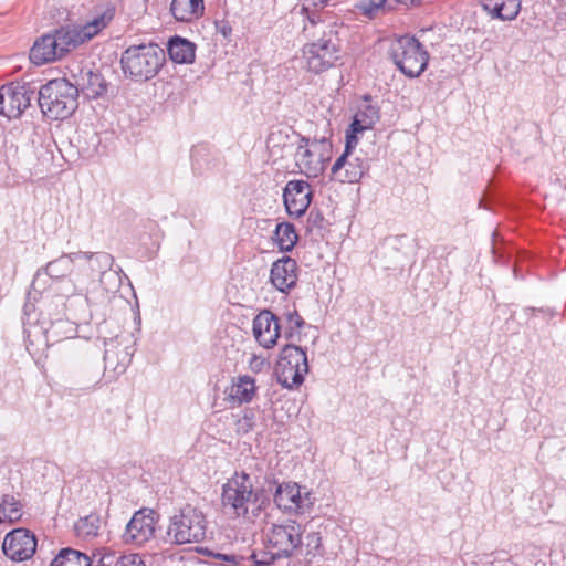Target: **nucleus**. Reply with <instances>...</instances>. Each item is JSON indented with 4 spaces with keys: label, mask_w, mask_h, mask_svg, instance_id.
Here are the masks:
<instances>
[{
    "label": "nucleus",
    "mask_w": 566,
    "mask_h": 566,
    "mask_svg": "<svg viewBox=\"0 0 566 566\" xmlns=\"http://www.w3.org/2000/svg\"><path fill=\"white\" fill-rule=\"evenodd\" d=\"M166 61L165 51L155 43L130 45L120 56V66L125 77L135 82L154 78Z\"/></svg>",
    "instance_id": "nucleus-1"
},
{
    "label": "nucleus",
    "mask_w": 566,
    "mask_h": 566,
    "mask_svg": "<svg viewBox=\"0 0 566 566\" xmlns=\"http://www.w3.org/2000/svg\"><path fill=\"white\" fill-rule=\"evenodd\" d=\"M78 87L65 78L43 85L38 93L42 113L52 120L65 119L77 108Z\"/></svg>",
    "instance_id": "nucleus-2"
},
{
    "label": "nucleus",
    "mask_w": 566,
    "mask_h": 566,
    "mask_svg": "<svg viewBox=\"0 0 566 566\" xmlns=\"http://www.w3.org/2000/svg\"><path fill=\"white\" fill-rule=\"evenodd\" d=\"M207 525L202 511L186 505L169 517L166 542L174 545L201 543L207 536Z\"/></svg>",
    "instance_id": "nucleus-3"
},
{
    "label": "nucleus",
    "mask_w": 566,
    "mask_h": 566,
    "mask_svg": "<svg viewBox=\"0 0 566 566\" xmlns=\"http://www.w3.org/2000/svg\"><path fill=\"white\" fill-rule=\"evenodd\" d=\"M327 28L322 38L305 44L302 50L305 67L314 74H321L333 67L339 59L340 43L337 24L333 23Z\"/></svg>",
    "instance_id": "nucleus-4"
},
{
    "label": "nucleus",
    "mask_w": 566,
    "mask_h": 566,
    "mask_svg": "<svg viewBox=\"0 0 566 566\" xmlns=\"http://www.w3.org/2000/svg\"><path fill=\"white\" fill-rule=\"evenodd\" d=\"M44 273L55 281V290L64 297L83 295L90 302L88 289L77 276L76 252L65 253L50 261L43 269Z\"/></svg>",
    "instance_id": "nucleus-5"
},
{
    "label": "nucleus",
    "mask_w": 566,
    "mask_h": 566,
    "mask_svg": "<svg viewBox=\"0 0 566 566\" xmlns=\"http://www.w3.org/2000/svg\"><path fill=\"white\" fill-rule=\"evenodd\" d=\"M391 57L397 67L408 77H418L427 69L429 53L415 38L403 35L391 46Z\"/></svg>",
    "instance_id": "nucleus-6"
},
{
    "label": "nucleus",
    "mask_w": 566,
    "mask_h": 566,
    "mask_svg": "<svg viewBox=\"0 0 566 566\" xmlns=\"http://www.w3.org/2000/svg\"><path fill=\"white\" fill-rule=\"evenodd\" d=\"M332 145L325 138L313 139L302 137L294 154L300 172L308 178L321 176L331 160Z\"/></svg>",
    "instance_id": "nucleus-7"
},
{
    "label": "nucleus",
    "mask_w": 566,
    "mask_h": 566,
    "mask_svg": "<svg viewBox=\"0 0 566 566\" xmlns=\"http://www.w3.org/2000/svg\"><path fill=\"white\" fill-rule=\"evenodd\" d=\"M303 527L295 521L271 524L264 530V543L271 559L291 557L302 545Z\"/></svg>",
    "instance_id": "nucleus-8"
},
{
    "label": "nucleus",
    "mask_w": 566,
    "mask_h": 566,
    "mask_svg": "<svg viewBox=\"0 0 566 566\" xmlns=\"http://www.w3.org/2000/svg\"><path fill=\"white\" fill-rule=\"evenodd\" d=\"M308 373L307 355L298 346L286 345L280 353L275 367L279 384L287 389L300 387Z\"/></svg>",
    "instance_id": "nucleus-9"
},
{
    "label": "nucleus",
    "mask_w": 566,
    "mask_h": 566,
    "mask_svg": "<svg viewBox=\"0 0 566 566\" xmlns=\"http://www.w3.org/2000/svg\"><path fill=\"white\" fill-rule=\"evenodd\" d=\"M357 144L356 136L346 135L344 153L332 166L331 172L338 182L354 184L359 181L369 169V164L364 155L356 154L353 149Z\"/></svg>",
    "instance_id": "nucleus-10"
},
{
    "label": "nucleus",
    "mask_w": 566,
    "mask_h": 566,
    "mask_svg": "<svg viewBox=\"0 0 566 566\" xmlns=\"http://www.w3.org/2000/svg\"><path fill=\"white\" fill-rule=\"evenodd\" d=\"M254 496L251 479L249 474L242 472L235 474L223 485L222 504L226 509L231 510L233 515L245 516Z\"/></svg>",
    "instance_id": "nucleus-11"
},
{
    "label": "nucleus",
    "mask_w": 566,
    "mask_h": 566,
    "mask_svg": "<svg viewBox=\"0 0 566 566\" xmlns=\"http://www.w3.org/2000/svg\"><path fill=\"white\" fill-rule=\"evenodd\" d=\"M35 88L27 83H10L0 87V114L8 118L19 117L35 98Z\"/></svg>",
    "instance_id": "nucleus-12"
},
{
    "label": "nucleus",
    "mask_w": 566,
    "mask_h": 566,
    "mask_svg": "<svg viewBox=\"0 0 566 566\" xmlns=\"http://www.w3.org/2000/svg\"><path fill=\"white\" fill-rule=\"evenodd\" d=\"M158 514L151 509H142L134 513L123 534L124 543L144 546L155 536Z\"/></svg>",
    "instance_id": "nucleus-13"
},
{
    "label": "nucleus",
    "mask_w": 566,
    "mask_h": 566,
    "mask_svg": "<svg viewBox=\"0 0 566 566\" xmlns=\"http://www.w3.org/2000/svg\"><path fill=\"white\" fill-rule=\"evenodd\" d=\"M77 255V276L80 282L90 290L91 285H96L97 279L112 269L114 258L106 252H76Z\"/></svg>",
    "instance_id": "nucleus-14"
},
{
    "label": "nucleus",
    "mask_w": 566,
    "mask_h": 566,
    "mask_svg": "<svg viewBox=\"0 0 566 566\" xmlns=\"http://www.w3.org/2000/svg\"><path fill=\"white\" fill-rule=\"evenodd\" d=\"M274 502L279 509L289 513H304L314 503L312 493L303 491L296 483L280 484L274 494Z\"/></svg>",
    "instance_id": "nucleus-15"
},
{
    "label": "nucleus",
    "mask_w": 566,
    "mask_h": 566,
    "mask_svg": "<svg viewBox=\"0 0 566 566\" xmlns=\"http://www.w3.org/2000/svg\"><path fill=\"white\" fill-rule=\"evenodd\" d=\"M2 549L10 559L22 562L35 553L36 539L28 530L15 528L6 535Z\"/></svg>",
    "instance_id": "nucleus-16"
},
{
    "label": "nucleus",
    "mask_w": 566,
    "mask_h": 566,
    "mask_svg": "<svg viewBox=\"0 0 566 566\" xmlns=\"http://www.w3.org/2000/svg\"><path fill=\"white\" fill-rule=\"evenodd\" d=\"M298 272L296 261L290 256H283L272 263L269 280L276 291L289 294L297 284Z\"/></svg>",
    "instance_id": "nucleus-17"
},
{
    "label": "nucleus",
    "mask_w": 566,
    "mask_h": 566,
    "mask_svg": "<svg viewBox=\"0 0 566 566\" xmlns=\"http://www.w3.org/2000/svg\"><path fill=\"white\" fill-rule=\"evenodd\" d=\"M283 199L290 216H303L312 200L310 184L305 180H290L284 188Z\"/></svg>",
    "instance_id": "nucleus-18"
},
{
    "label": "nucleus",
    "mask_w": 566,
    "mask_h": 566,
    "mask_svg": "<svg viewBox=\"0 0 566 566\" xmlns=\"http://www.w3.org/2000/svg\"><path fill=\"white\" fill-rule=\"evenodd\" d=\"M279 318L270 311H262L253 319V335L264 348H272L280 337Z\"/></svg>",
    "instance_id": "nucleus-19"
},
{
    "label": "nucleus",
    "mask_w": 566,
    "mask_h": 566,
    "mask_svg": "<svg viewBox=\"0 0 566 566\" xmlns=\"http://www.w3.org/2000/svg\"><path fill=\"white\" fill-rule=\"evenodd\" d=\"M64 57L53 32L40 36L31 48L30 60L35 65L52 63Z\"/></svg>",
    "instance_id": "nucleus-20"
},
{
    "label": "nucleus",
    "mask_w": 566,
    "mask_h": 566,
    "mask_svg": "<svg viewBox=\"0 0 566 566\" xmlns=\"http://www.w3.org/2000/svg\"><path fill=\"white\" fill-rule=\"evenodd\" d=\"M226 401L231 406L249 403L256 395L254 378L248 375L234 377L231 385L226 389Z\"/></svg>",
    "instance_id": "nucleus-21"
},
{
    "label": "nucleus",
    "mask_w": 566,
    "mask_h": 566,
    "mask_svg": "<svg viewBox=\"0 0 566 566\" xmlns=\"http://www.w3.org/2000/svg\"><path fill=\"white\" fill-rule=\"evenodd\" d=\"M203 0H172L170 11L176 20L190 22L203 14Z\"/></svg>",
    "instance_id": "nucleus-22"
},
{
    "label": "nucleus",
    "mask_w": 566,
    "mask_h": 566,
    "mask_svg": "<svg viewBox=\"0 0 566 566\" xmlns=\"http://www.w3.org/2000/svg\"><path fill=\"white\" fill-rule=\"evenodd\" d=\"M482 7L492 18L513 20L520 12V0H482Z\"/></svg>",
    "instance_id": "nucleus-23"
},
{
    "label": "nucleus",
    "mask_w": 566,
    "mask_h": 566,
    "mask_svg": "<svg viewBox=\"0 0 566 566\" xmlns=\"http://www.w3.org/2000/svg\"><path fill=\"white\" fill-rule=\"evenodd\" d=\"M168 54L175 63L191 64L196 57V45L187 39L175 36L169 41Z\"/></svg>",
    "instance_id": "nucleus-24"
},
{
    "label": "nucleus",
    "mask_w": 566,
    "mask_h": 566,
    "mask_svg": "<svg viewBox=\"0 0 566 566\" xmlns=\"http://www.w3.org/2000/svg\"><path fill=\"white\" fill-rule=\"evenodd\" d=\"M23 505L13 494H0V524L12 525L21 520Z\"/></svg>",
    "instance_id": "nucleus-25"
},
{
    "label": "nucleus",
    "mask_w": 566,
    "mask_h": 566,
    "mask_svg": "<svg viewBox=\"0 0 566 566\" xmlns=\"http://www.w3.org/2000/svg\"><path fill=\"white\" fill-rule=\"evenodd\" d=\"M53 34L64 56L83 44L75 25L61 27L55 29Z\"/></svg>",
    "instance_id": "nucleus-26"
},
{
    "label": "nucleus",
    "mask_w": 566,
    "mask_h": 566,
    "mask_svg": "<svg viewBox=\"0 0 566 566\" xmlns=\"http://www.w3.org/2000/svg\"><path fill=\"white\" fill-rule=\"evenodd\" d=\"M274 237L279 249L285 252L291 251L298 240L294 226L289 222L279 223Z\"/></svg>",
    "instance_id": "nucleus-27"
},
{
    "label": "nucleus",
    "mask_w": 566,
    "mask_h": 566,
    "mask_svg": "<svg viewBox=\"0 0 566 566\" xmlns=\"http://www.w3.org/2000/svg\"><path fill=\"white\" fill-rule=\"evenodd\" d=\"M51 566H91V559L78 551L64 548L52 560Z\"/></svg>",
    "instance_id": "nucleus-28"
},
{
    "label": "nucleus",
    "mask_w": 566,
    "mask_h": 566,
    "mask_svg": "<svg viewBox=\"0 0 566 566\" xmlns=\"http://www.w3.org/2000/svg\"><path fill=\"white\" fill-rule=\"evenodd\" d=\"M80 86L82 93L88 98H96L106 91L102 76L97 73H93L92 71H88L85 74V77H82Z\"/></svg>",
    "instance_id": "nucleus-29"
},
{
    "label": "nucleus",
    "mask_w": 566,
    "mask_h": 566,
    "mask_svg": "<svg viewBox=\"0 0 566 566\" xmlns=\"http://www.w3.org/2000/svg\"><path fill=\"white\" fill-rule=\"evenodd\" d=\"M108 23V19L102 14L96 18H94L92 21H88L84 25H75L76 31L80 34V39L82 43L88 42L92 40L95 35H97L103 29L106 28Z\"/></svg>",
    "instance_id": "nucleus-30"
},
{
    "label": "nucleus",
    "mask_w": 566,
    "mask_h": 566,
    "mask_svg": "<svg viewBox=\"0 0 566 566\" xmlns=\"http://www.w3.org/2000/svg\"><path fill=\"white\" fill-rule=\"evenodd\" d=\"M101 527V518L96 514H90L80 518L75 524L76 534L83 538H92L98 534Z\"/></svg>",
    "instance_id": "nucleus-31"
},
{
    "label": "nucleus",
    "mask_w": 566,
    "mask_h": 566,
    "mask_svg": "<svg viewBox=\"0 0 566 566\" xmlns=\"http://www.w3.org/2000/svg\"><path fill=\"white\" fill-rule=\"evenodd\" d=\"M256 415H258L256 409H253V408L243 409L240 416H235L237 417V419L234 421L235 431L239 434H245V433L252 431L255 427Z\"/></svg>",
    "instance_id": "nucleus-32"
},
{
    "label": "nucleus",
    "mask_w": 566,
    "mask_h": 566,
    "mask_svg": "<svg viewBox=\"0 0 566 566\" xmlns=\"http://www.w3.org/2000/svg\"><path fill=\"white\" fill-rule=\"evenodd\" d=\"M329 0H304L302 10L306 13L308 21L312 24H316L319 21V15L316 12L325 8Z\"/></svg>",
    "instance_id": "nucleus-33"
},
{
    "label": "nucleus",
    "mask_w": 566,
    "mask_h": 566,
    "mask_svg": "<svg viewBox=\"0 0 566 566\" xmlns=\"http://www.w3.org/2000/svg\"><path fill=\"white\" fill-rule=\"evenodd\" d=\"M289 139V135L282 130H272L266 139V147L271 153H275V148H280L281 146H285Z\"/></svg>",
    "instance_id": "nucleus-34"
},
{
    "label": "nucleus",
    "mask_w": 566,
    "mask_h": 566,
    "mask_svg": "<svg viewBox=\"0 0 566 566\" xmlns=\"http://www.w3.org/2000/svg\"><path fill=\"white\" fill-rule=\"evenodd\" d=\"M356 115H363L360 119L365 125H368L369 128L379 119V112L375 106L367 105L365 109H360Z\"/></svg>",
    "instance_id": "nucleus-35"
},
{
    "label": "nucleus",
    "mask_w": 566,
    "mask_h": 566,
    "mask_svg": "<svg viewBox=\"0 0 566 566\" xmlns=\"http://www.w3.org/2000/svg\"><path fill=\"white\" fill-rule=\"evenodd\" d=\"M114 566H146L139 554H127L118 556Z\"/></svg>",
    "instance_id": "nucleus-36"
},
{
    "label": "nucleus",
    "mask_w": 566,
    "mask_h": 566,
    "mask_svg": "<svg viewBox=\"0 0 566 566\" xmlns=\"http://www.w3.org/2000/svg\"><path fill=\"white\" fill-rule=\"evenodd\" d=\"M268 365L266 359L258 355H252L248 363L249 369L255 374L261 373Z\"/></svg>",
    "instance_id": "nucleus-37"
},
{
    "label": "nucleus",
    "mask_w": 566,
    "mask_h": 566,
    "mask_svg": "<svg viewBox=\"0 0 566 566\" xmlns=\"http://www.w3.org/2000/svg\"><path fill=\"white\" fill-rule=\"evenodd\" d=\"M360 117H363V115H355L354 120L350 124V128H352V134H349L350 136H355V134H357V133H361L366 129H369L368 125H365V123H363V119H360Z\"/></svg>",
    "instance_id": "nucleus-38"
},
{
    "label": "nucleus",
    "mask_w": 566,
    "mask_h": 566,
    "mask_svg": "<svg viewBox=\"0 0 566 566\" xmlns=\"http://www.w3.org/2000/svg\"><path fill=\"white\" fill-rule=\"evenodd\" d=\"M323 221H324V218H323V216L321 214V212H319V211H314V210H312V211L308 213L307 222H308L312 227L322 228V227H323Z\"/></svg>",
    "instance_id": "nucleus-39"
},
{
    "label": "nucleus",
    "mask_w": 566,
    "mask_h": 566,
    "mask_svg": "<svg viewBox=\"0 0 566 566\" xmlns=\"http://www.w3.org/2000/svg\"><path fill=\"white\" fill-rule=\"evenodd\" d=\"M117 558L115 552L107 551L102 554L101 564L102 566H114Z\"/></svg>",
    "instance_id": "nucleus-40"
},
{
    "label": "nucleus",
    "mask_w": 566,
    "mask_h": 566,
    "mask_svg": "<svg viewBox=\"0 0 566 566\" xmlns=\"http://www.w3.org/2000/svg\"><path fill=\"white\" fill-rule=\"evenodd\" d=\"M132 357H133V352H126L122 361L118 365L114 366V369L116 370L117 368H119L120 371H124L126 369L127 365L130 363Z\"/></svg>",
    "instance_id": "nucleus-41"
},
{
    "label": "nucleus",
    "mask_w": 566,
    "mask_h": 566,
    "mask_svg": "<svg viewBox=\"0 0 566 566\" xmlns=\"http://www.w3.org/2000/svg\"><path fill=\"white\" fill-rule=\"evenodd\" d=\"M289 321L291 324L295 325L297 328L304 325L303 318L295 312L289 315Z\"/></svg>",
    "instance_id": "nucleus-42"
},
{
    "label": "nucleus",
    "mask_w": 566,
    "mask_h": 566,
    "mask_svg": "<svg viewBox=\"0 0 566 566\" xmlns=\"http://www.w3.org/2000/svg\"><path fill=\"white\" fill-rule=\"evenodd\" d=\"M104 360L108 366H112L113 353L111 349H106L104 354Z\"/></svg>",
    "instance_id": "nucleus-43"
},
{
    "label": "nucleus",
    "mask_w": 566,
    "mask_h": 566,
    "mask_svg": "<svg viewBox=\"0 0 566 566\" xmlns=\"http://www.w3.org/2000/svg\"><path fill=\"white\" fill-rule=\"evenodd\" d=\"M397 1H398V2H401V3H403V4H408V2H409V0H397ZM410 2L412 3V2H413V0H410Z\"/></svg>",
    "instance_id": "nucleus-44"
},
{
    "label": "nucleus",
    "mask_w": 566,
    "mask_h": 566,
    "mask_svg": "<svg viewBox=\"0 0 566 566\" xmlns=\"http://www.w3.org/2000/svg\"><path fill=\"white\" fill-rule=\"evenodd\" d=\"M256 564H263V565H266V564H269V562H266V560H263V562H259V560H256Z\"/></svg>",
    "instance_id": "nucleus-45"
},
{
    "label": "nucleus",
    "mask_w": 566,
    "mask_h": 566,
    "mask_svg": "<svg viewBox=\"0 0 566 566\" xmlns=\"http://www.w3.org/2000/svg\"><path fill=\"white\" fill-rule=\"evenodd\" d=\"M232 558H233V557L224 556V559H226V560H230V559H232Z\"/></svg>",
    "instance_id": "nucleus-46"
}]
</instances>
